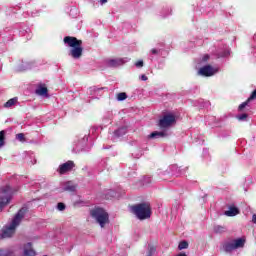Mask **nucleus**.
Here are the masks:
<instances>
[{"instance_id": "obj_1", "label": "nucleus", "mask_w": 256, "mask_h": 256, "mask_svg": "<svg viewBox=\"0 0 256 256\" xmlns=\"http://www.w3.org/2000/svg\"><path fill=\"white\" fill-rule=\"evenodd\" d=\"M26 211H27V209H25V208L20 209L18 211V213L14 216V218L12 219L10 224L5 226L2 229V234H1L2 239H7V238L13 237V235H15V230L21 224L23 217H25Z\"/></svg>"}, {"instance_id": "obj_2", "label": "nucleus", "mask_w": 256, "mask_h": 256, "mask_svg": "<svg viewBox=\"0 0 256 256\" xmlns=\"http://www.w3.org/2000/svg\"><path fill=\"white\" fill-rule=\"evenodd\" d=\"M64 43L68 45V47H71L69 55L73 59H79L81 58V55H83V41L78 40L76 37L66 36L64 38Z\"/></svg>"}, {"instance_id": "obj_3", "label": "nucleus", "mask_w": 256, "mask_h": 256, "mask_svg": "<svg viewBox=\"0 0 256 256\" xmlns=\"http://www.w3.org/2000/svg\"><path fill=\"white\" fill-rule=\"evenodd\" d=\"M131 209L134 215H136L140 221L149 219V217H151V204L147 202L132 206Z\"/></svg>"}, {"instance_id": "obj_4", "label": "nucleus", "mask_w": 256, "mask_h": 256, "mask_svg": "<svg viewBox=\"0 0 256 256\" xmlns=\"http://www.w3.org/2000/svg\"><path fill=\"white\" fill-rule=\"evenodd\" d=\"M91 216L100 227H105V225L109 224V214L102 208H95L91 210Z\"/></svg>"}, {"instance_id": "obj_5", "label": "nucleus", "mask_w": 256, "mask_h": 256, "mask_svg": "<svg viewBox=\"0 0 256 256\" xmlns=\"http://www.w3.org/2000/svg\"><path fill=\"white\" fill-rule=\"evenodd\" d=\"M246 242L247 240L245 239V237L237 238L224 243L223 249L227 253H231L232 251H236V249H243Z\"/></svg>"}, {"instance_id": "obj_6", "label": "nucleus", "mask_w": 256, "mask_h": 256, "mask_svg": "<svg viewBox=\"0 0 256 256\" xmlns=\"http://www.w3.org/2000/svg\"><path fill=\"white\" fill-rule=\"evenodd\" d=\"M13 195V191L11 187L5 186L0 188V212L3 211V207L11 201V197Z\"/></svg>"}, {"instance_id": "obj_7", "label": "nucleus", "mask_w": 256, "mask_h": 256, "mask_svg": "<svg viewBox=\"0 0 256 256\" xmlns=\"http://www.w3.org/2000/svg\"><path fill=\"white\" fill-rule=\"evenodd\" d=\"M177 122L175 115L168 113L164 114L162 118L159 120V128L160 129H169V127H173Z\"/></svg>"}, {"instance_id": "obj_8", "label": "nucleus", "mask_w": 256, "mask_h": 256, "mask_svg": "<svg viewBox=\"0 0 256 256\" xmlns=\"http://www.w3.org/2000/svg\"><path fill=\"white\" fill-rule=\"evenodd\" d=\"M131 61V58L125 57V58H114L107 60L108 67H120V65H125V63H129Z\"/></svg>"}, {"instance_id": "obj_9", "label": "nucleus", "mask_w": 256, "mask_h": 256, "mask_svg": "<svg viewBox=\"0 0 256 256\" xmlns=\"http://www.w3.org/2000/svg\"><path fill=\"white\" fill-rule=\"evenodd\" d=\"M219 69L213 68L209 65L204 66L199 69V75H202L203 77H212V75H215V73H218Z\"/></svg>"}, {"instance_id": "obj_10", "label": "nucleus", "mask_w": 256, "mask_h": 256, "mask_svg": "<svg viewBox=\"0 0 256 256\" xmlns=\"http://www.w3.org/2000/svg\"><path fill=\"white\" fill-rule=\"evenodd\" d=\"M73 167H75V163L73 161H67L59 166L58 173H60V175H64V173L71 171Z\"/></svg>"}, {"instance_id": "obj_11", "label": "nucleus", "mask_w": 256, "mask_h": 256, "mask_svg": "<svg viewBox=\"0 0 256 256\" xmlns=\"http://www.w3.org/2000/svg\"><path fill=\"white\" fill-rule=\"evenodd\" d=\"M23 254L24 256H37V251L33 248V244L28 242L23 246Z\"/></svg>"}, {"instance_id": "obj_12", "label": "nucleus", "mask_w": 256, "mask_h": 256, "mask_svg": "<svg viewBox=\"0 0 256 256\" xmlns=\"http://www.w3.org/2000/svg\"><path fill=\"white\" fill-rule=\"evenodd\" d=\"M61 189L62 191H69L70 193H73L75 189H77V185L72 181H68L61 184Z\"/></svg>"}, {"instance_id": "obj_13", "label": "nucleus", "mask_w": 256, "mask_h": 256, "mask_svg": "<svg viewBox=\"0 0 256 256\" xmlns=\"http://www.w3.org/2000/svg\"><path fill=\"white\" fill-rule=\"evenodd\" d=\"M103 89L105 88H97V86L90 87L89 94L93 97H101Z\"/></svg>"}, {"instance_id": "obj_14", "label": "nucleus", "mask_w": 256, "mask_h": 256, "mask_svg": "<svg viewBox=\"0 0 256 256\" xmlns=\"http://www.w3.org/2000/svg\"><path fill=\"white\" fill-rule=\"evenodd\" d=\"M19 101V99L17 97H14L10 100H8L5 104H4V108L5 109H11V107H15V105H17V102Z\"/></svg>"}, {"instance_id": "obj_15", "label": "nucleus", "mask_w": 256, "mask_h": 256, "mask_svg": "<svg viewBox=\"0 0 256 256\" xmlns=\"http://www.w3.org/2000/svg\"><path fill=\"white\" fill-rule=\"evenodd\" d=\"M161 137H167V133L154 131L149 135V139H159Z\"/></svg>"}, {"instance_id": "obj_16", "label": "nucleus", "mask_w": 256, "mask_h": 256, "mask_svg": "<svg viewBox=\"0 0 256 256\" xmlns=\"http://www.w3.org/2000/svg\"><path fill=\"white\" fill-rule=\"evenodd\" d=\"M225 215L227 217H235V215H239V209L235 207H230L228 211H225Z\"/></svg>"}, {"instance_id": "obj_17", "label": "nucleus", "mask_w": 256, "mask_h": 256, "mask_svg": "<svg viewBox=\"0 0 256 256\" xmlns=\"http://www.w3.org/2000/svg\"><path fill=\"white\" fill-rule=\"evenodd\" d=\"M47 93H48L47 87L40 86L36 89V95L47 97Z\"/></svg>"}, {"instance_id": "obj_18", "label": "nucleus", "mask_w": 256, "mask_h": 256, "mask_svg": "<svg viewBox=\"0 0 256 256\" xmlns=\"http://www.w3.org/2000/svg\"><path fill=\"white\" fill-rule=\"evenodd\" d=\"M127 133V128L122 127L114 132L115 137H122V135H125Z\"/></svg>"}, {"instance_id": "obj_19", "label": "nucleus", "mask_w": 256, "mask_h": 256, "mask_svg": "<svg viewBox=\"0 0 256 256\" xmlns=\"http://www.w3.org/2000/svg\"><path fill=\"white\" fill-rule=\"evenodd\" d=\"M189 247V243L187 241H181L178 245V249L183 251V249H187Z\"/></svg>"}, {"instance_id": "obj_20", "label": "nucleus", "mask_w": 256, "mask_h": 256, "mask_svg": "<svg viewBox=\"0 0 256 256\" xmlns=\"http://www.w3.org/2000/svg\"><path fill=\"white\" fill-rule=\"evenodd\" d=\"M5 145V131H0V149Z\"/></svg>"}, {"instance_id": "obj_21", "label": "nucleus", "mask_w": 256, "mask_h": 256, "mask_svg": "<svg viewBox=\"0 0 256 256\" xmlns=\"http://www.w3.org/2000/svg\"><path fill=\"white\" fill-rule=\"evenodd\" d=\"M13 255V250H0V256H11Z\"/></svg>"}, {"instance_id": "obj_22", "label": "nucleus", "mask_w": 256, "mask_h": 256, "mask_svg": "<svg viewBox=\"0 0 256 256\" xmlns=\"http://www.w3.org/2000/svg\"><path fill=\"white\" fill-rule=\"evenodd\" d=\"M125 99H127V94L125 92H121L117 95L118 101H125Z\"/></svg>"}, {"instance_id": "obj_23", "label": "nucleus", "mask_w": 256, "mask_h": 256, "mask_svg": "<svg viewBox=\"0 0 256 256\" xmlns=\"http://www.w3.org/2000/svg\"><path fill=\"white\" fill-rule=\"evenodd\" d=\"M148 251H149L148 256H153V255H155V251H157V249L153 245H148Z\"/></svg>"}, {"instance_id": "obj_24", "label": "nucleus", "mask_w": 256, "mask_h": 256, "mask_svg": "<svg viewBox=\"0 0 256 256\" xmlns=\"http://www.w3.org/2000/svg\"><path fill=\"white\" fill-rule=\"evenodd\" d=\"M16 139L18 141H21V143H25V134L24 133H19L16 135Z\"/></svg>"}, {"instance_id": "obj_25", "label": "nucleus", "mask_w": 256, "mask_h": 256, "mask_svg": "<svg viewBox=\"0 0 256 256\" xmlns=\"http://www.w3.org/2000/svg\"><path fill=\"white\" fill-rule=\"evenodd\" d=\"M225 231H226V228L223 227V226H216L215 227V232L216 233H225Z\"/></svg>"}, {"instance_id": "obj_26", "label": "nucleus", "mask_w": 256, "mask_h": 256, "mask_svg": "<svg viewBox=\"0 0 256 256\" xmlns=\"http://www.w3.org/2000/svg\"><path fill=\"white\" fill-rule=\"evenodd\" d=\"M247 117H248L247 114H241V115L237 116V119L239 121H247Z\"/></svg>"}, {"instance_id": "obj_27", "label": "nucleus", "mask_w": 256, "mask_h": 256, "mask_svg": "<svg viewBox=\"0 0 256 256\" xmlns=\"http://www.w3.org/2000/svg\"><path fill=\"white\" fill-rule=\"evenodd\" d=\"M58 211H65V204L64 203H58L57 205Z\"/></svg>"}, {"instance_id": "obj_28", "label": "nucleus", "mask_w": 256, "mask_h": 256, "mask_svg": "<svg viewBox=\"0 0 256 256\" xmlns=\"http://www.w3.org/2000/svg\"><path fill=\"white\" fill-rule=\"evenodd\" d=\"M253 99H256V89L252 92L251 96L248 98V101H253Z\"/></svg>"}, {"instance_id": "obj_29", "label": "nucleus", "mask_w": 256, "mask_h": 256, "mask_svg": "<svg viewBox=\"0 0 256 256\" xmlns=\"http://www.w3.org/2000/svg\"><path fill=\"white\" fill-rule=\"evenodd\" d=\"M247 103H248V101L247 102H243L242 104H240L239 105V110L243 111V109H245L247 107Z\"/></svg>"}, {"instance_id": "obj_30", "label": "nucleus", "mask_w": 256, "mask_h": 256, "mask_svg": "<svg viewBox=\"0 0 256 256\" xmlns=\"http://www.w3.org/2000/svg\"><path fill=\"white\" fill-rule=\"evenodd\" d=\"M135 66L138 67V68L143 67V60H139L138 62H136Z\"/></svg>"}, {"instance_id": "obj_31", "label": "nucleus", "mask_w": 256, "mask_h": 256, "mask_svg": "<svg viewBox=\"0 0 256 256\" xmlns=\"http://www.w3.org/2000/svg\"><path fill=\"white\" fill-rule=\"evenodd\" d=\"M140 79L142 80V81H147V76L145 75V74H142L141 76H140Z\"/></svg>"}, {"instance_id": "obj_32", "label": "nucleus", "mask_w": 256, "mask_h": 256, "mask_svg": "<svg viewBox=\"0 0 256 256\" xmlns=\"http://www.w3.org/2000/svg\"><path fill=\"white\" fill-rule=\"evenodd\" d=\"M202 61H209V55H204L202 58Z\"/></svg>"}, {"instance_id": "obj_33", "label": "nucleus", "mask_w": 256, "mask_h": 256, "mask_svg": "<svg viewBox=\"0 0 256 256\" xmlns=\"http://www.w3.org/2000/svg\"><path fill=\"white\" fill-rule=\"evenodd\" d=\"M252 223H254V225H256V214H253V216H252Z\"/></svg>"}, {"instance_id": "obj_34", "label": "nucleus", "mask_w": 256, "mask_h": 256, "mask_svg": "<svg viewBox=\"0 0 256 256\" xmlns=\"http://www.w3.org/2000/svg\"><path fill=\"white\" fill-rule=\"evenodd\" d=\"M151 53H152V55H157V49H152Z\"/></svg>"}, {"instance_id": "obj_35", "label": "nucleus", "mask_w": 256, "mask_h": 256, "mask_svg": "<svg viewBox=\"0 0 256 256\" xmlns=\"http://www.w3.org/2000/svg\"><path fill=\"white\" fill-rule=\"evenodd\" d=\"M100 3L104 5V3H107V0H100Z\"/></svg>"}, {"instance_id": "obj_36", "label": "nucleus", "mask_w": 256, "mask_h": 256, "mask_svg": "<svg viewBox=\"0 0 256 256\" xmlns=\"http://www.w3.org/2000/svg\"><path fill=\"white\" fill-rule=\"evenodd\" d=\"M229 55V52H225L222 57H227Z\"/></svg>"}, {"instance_id": "obj_37", "label": "nucleus", "mask_w": 256, "mask_h": 256, "mask_svg": "<svg viewBox=\"0 0 256 256\" xmlns=\"http://www.w3.org/2000/svg\"><path fill=\"white\" fill-rule=\"evenodd\" d=\"M178 256H187V255H185V254H179Z\"/></svg>"}]
</instances>
